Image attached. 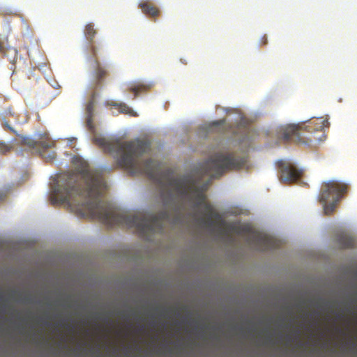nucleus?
Listing matches in <instances>:
<instances>
[{"label":"nucleus","instance_id":"1","mask_svg":"<svg viewBox=\"0 0 357 357\" xmlns=\"http://www.w3.org/2000/svg\"><path fill=\"white\" fill-rule=\"evenodd\" d=\"M93 141L105 152L113 155L119 167L132 174H144L155 182L165 204L190 198L193 199L195 208H203L202 213L206 216L208 223L212 224L213 218H220L213 206L206 200L203 190L208 184L201 188L197 184L205 176L216 178L227 171L239 170V156L236 154L217 153L213 155L196 172L197 179L190 176L173 178L169 172L161 171L158 162L152 159H141V156L150 150L149 142L139 139L123 142L121 139H107L101 136H95Z\"/></svg>","mask_w":357,"mask_h":357},{"label":"nucleus","instance_id":"2","mask_svg":"<svg viewBox=\"0 0 357 357\" xmlns=\"http://www.w3.org/2000/svg\"><path fill=\"white\" fill-rule=\"evenodd\" d=\"M105 188L102 174L81 161L75 172L61 174L54 181L50 201L53 205L67 204L82 215L98 219L108 226L133 228L143 238L162 231V223L169 219L166 209L156 214L121 211L102 199Z\"/></svg>","mask_w":357,"mask_h":357},{"label":"nucleus","instance_id":"3","mask_svg":"<svg viewBox=\"0 0 357 357\" xmlns=\"http://www.w3.org/2000/svg\"><path fill=\"white\" fill-rule=\"evenodd\" d=\"M348 186L337 181L324 182L319 195V202L323 204L324 213L331 214L335 209L338 202L347 192Z\"/></svg>","mask_w":357,"mask_h":357},{"label":"nucleus","instance_id":"4","mask_svg":"<svg viewBox=\"0 0 357 357\" xmlns=\"http://www.w3.org/2000/svg\"><path fill=\"white\" fill-rule=\"evenodd\" d=\"M97 33V31L94 28L92 23H89L86 25L84 29V36L88 43V50L89 54L93 59L95 64V85L98 86L100 85L105 78L108 75V71L102 66L98 56V51L102 50V45H96L94 40V37Z\"/></svg>","mask_w":357,"mask_h":357},{"label":"nucleus","instance_id":"5","mask_svg":"<svg viewBox=\"0 0 357 357\" xmlns=\"http://www.w3.org/2000/svg\"><path fill=\"white\" fill-rule=\"evenodd\" d=\"M248 241L250 244L259 251L278 248L281 244L280 241L270 236L256 232L251 233Z\"/></svg>","mask_w":357,"mask_h":357},{"label":"nucleus","instance_id":"6","mask_svg":"<svg viewBox=\"0 0 357 357\" xmlns=\"http://www.w3.org/2000/svg\"><path fill=\"white\" fill-rule=\"evenodd\" d=\"M24 144L29 147L36 149L40 155L47 161H52L56 158V152L52 150L55 146V142L51 139L47 138L39 142L24 139Z\"/></svg>","mask_w":357,"mask_h":357},{"label":"nucleus","instance_id":"7","mask_svg":"<svg viewBox=\"0 0 357 357\" xmlns=\"http://www.w3.org/2000/svg\"><path fill=\"white\" fill-rule=\"evenodd\" d=\"M278 167L280 172V179L282 182H294L301 176L303 173L293 164L284 160L278 161Z\"/></svg>","mask_w":357,"mask_h":357},{"label":"nucleus","instance_id":"8","mask_svg":"<svg viewBox=\"0 0 357 357\" xmlns=\"http://www.w3.org/2000/svg\"><path fill=\"white\" fill-rule=\"evenodd\" d=\"M303 127V124L295 125L290 124L281 129V135L284 141L296 139L298 142H305L303 141V137L301 135L300 131Z\"/></svg>","mask_w":357,"mask_h":357},{"label":"nucleus","instance_id":"9","mask_svg":"<svg viewBox=\"0 0 357 357\" xmlns=\"http://www.w3.org/2000/svg\"><path fill=\"white\" fill-rule=\"evenodd\" d=\"M329 127V122L327 119H317L311 121L305 126V130L308 132H312L314 130L322 131L325 128Z\"/></svg>","mask_w":357,"mask_h":357},{"label":"nucleus","instance_id":"10","mask_svg":"<svg viewBox=\"0 0 357 357\" xmlns=\"http://www.w3.org/2000/svg\"><path fill=\"white\" fill-rule=\"evenodd\" d=\"M143 13L151 17H156L159 15L160 10L152 3L149 1H142L139 4Z\"/></svg>","mask_w":357,"mask_h":357},{"label":"nucleus","instance_id":"11","mask_svg":"<svg viewBox=\"0 0 357 357\" xmlns=\"http://www.w3.org/2000/svg\"><path fill=\"white\" fill-rule=\"evenodd\" d=\"M337 242L342 249L352 248L355 245L354 238L344 234H342L337 236Z\"/></svg>","mask_w":357,"mask_h":357},{"label":"nucleus","instance_id":"12","mask_svg":"<svg viewBox=\"0 0 357 357\" xmlns=\"http://www.w3.org/2000/svg\"><path fill=\"white\" fill-rule=\"evenodd\" d=\"M147 89L148 86L142 83H137L131 86L130 87V91L135 93L134 98H135L137 96L138 93L145 91L147 90Z\"/></svg>","mask_w":357,"mask_h":357},{"label":"nucleus","instance_id":"13","mask_svg":"<svg viewBox=\"0 0 357 357\" xmlns=\"http://www.w3.org/2000/svg\"><path fill=\"white\" fill-rule=\"evenodd\" d=\"M111 105L119 108L120 112H121L123 114H130L132 113V109L130 108L127 105H126L124 103L112 102L111 104Z\"/></svg>","mask_w":357,"mask_h":357},{"label":"nucleus","instance_id":"14","mask_svg":"<svg viewBox=\"0 0 357 357\" xmlns=\"http://www.w3.org/2000/svg\"><path fill=\"white\" fill-rule=\"evenodd\" d=\"M10 151V147L3 144V143H0V153H6V152L9 151Z\"/></svg>","mask_w":357,"mask_h":357},{"label":"nucleus","instance_id":"15","mask_svg":"<svg viewBox=\"0 0 357 357\" xmlns=\"http://www.w3.org/2000/svg\"><path fill=\"white\" fill-rule=\"evenodd\" d=\"M3 128L5 129L10 130V132H12L15 134H17L15 130L12 126H10L7 122L3 123Z\"/></svg>","mask_w":357,"mask_h":357},{"label":"nucleus","instance_id":"16","mask_svg":"<svg viewBox=\"0 0 357 357\" xmlns=\"http://www.w3.org/2000/svg\"><path fill=\"white\" fill-rule=\"evenodd\" d=\"M93 102L91 101L89 102V104L87 105V111L90 114H91L93 112Z\"/></svg>","mask_w":357,"mask_h":357},{"label":"nucleus","instance_id":"17","mask_svg":"<svg viewBox=\"0 0 357 357\" xmlns=\"http://www.w3.org/2000/svg\"><path fill=\"white\" fill-rule=\"evenodd\" d=\"M225 123V119H222L218 122H215L213 123L214 124H224Z\"/></svg>","mask_w":357,"mask_h":357},{"label":"nucleus","instance_id":"18","mask_svg":"<svg viewBox=\"0 0 357 357\" xmlns=\"http://www.w3.org/2000/svg\"><path fill=\"white\" fill-rule=\"evenodd\" d=\"M6 114H9L10 115H13V114H12V112H11V111H10V109H8V112H6Z\"/></svg>","mask_w":357,"mask_h":357},{"label":"nucleus","instance_id":"19","mask_svg":"<svg viewBox=\"0 0 357 357\" xmlns=\"http://www.w3.org/2000/svg\"><path fill=\"white\" fill-rule=\"evenodd\" d=\"M317 139L315 137H314L313 139H310V142H312L313 140H316Z\"/></svg>","mask_w":357,"mask_h":357}]
</instances>
